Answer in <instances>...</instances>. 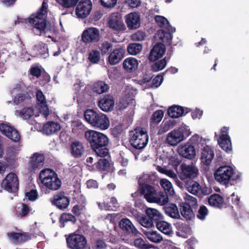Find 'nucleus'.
I'll use <instances>...</instances> for the list:
<instances>
[{"label":"nucleus","instance_id":"43","mask_svg":"<svg viewBox=\"0 0 249 249\" xmlns=\"http://www.w3.org/2000/svg\"><path fill=\"white\" fill-rule=\"evenodd\" d=\"M99 50L102 55L109 54L113 50V44L111 42L105 40L99 44Z\"/></svg>","mask_w":249,"mask_h":249},{"label":"nucleus","instance_id":"12","mask_svg":"<svg viewBox=\"0 0 249 249\" xmlns=\"http://www.w3.org/2000/svg\"><path fill=\"white\" fill-rule=\"evenodd\" d=\"M50 201L52 205L56 206L58 209L64 210L66 209L69 204L70 198L66 196L64 192H59L54 194L50 198Z\"/></svg>","mask_w":249,"mask_h":249},{"label":"nucleus","instance_id":"45","mask_svg":"<svg viewBox=\"0 0 249 249\" xmlns=\"http://www.w3.org/2000/svg\"><path fill=\"white\" fill-rule=\"evenodd\" d=\"M69 221L75 223L76 221L75 216L71 213H63L59 218L60 228H64L65 226V223Z\"/></svg>","mask_w":249,"mask_h":249},{"label":"nucleus","instance_id":"8","mask_svg":"<svg viewBox=\"0 0 249 249\" xmlns=\"http://www.w3.org/2000/svg\"><path fill=\"white\" fill-rule=\"evenodd\" d=\"M191 134L190 129L185 125L179 127L170 132L166 140L171 145H176L189 137Z\"/></svg>","mask_w":249,"mask_h":249},{"label":"nucleus","instance_id":"55","mask_svg":"<svg viewBox=\"0 0 249 249\" xmlns=\"http://www.w3.org/2000/svg\"><path fill=\"white\" fill-rule=\"evenodd\" d=\"M79 0H56L57 2L65 8L74 7Z\"/></svg>","mask_w":249,"mask_h":249},{"label":"nucleus","instance_id":"56","mask_svg":"<svg viewBox=\"0 0 249 249\" xmlns=\"http://www.w3.org/2000/svg\"><path fill=\"white\" fill-rule=\"evenodd\" d=\"M88 59L92 64L97 63L100 59V52L96 50H93L88 55Z\"/></svg>","mask_w":249,"mask_h":249},{"label":"nucleus","instance_id":"10","mask_svg":"<svg viewBox=\"0 0 249 249\" xmlns=\"http://www.w3.org/2000/svg\"><path fill=\"white\" fill-rule=\"evenodd\" d=\"M186 189L190 193L202 198L204 196L210 194L212 190L206 186L202 187L196 181L191 180L186 184Z\"/></svg>","mask_w":249,"mask_h":249},{"label":"nucleus","instance_id":"60","mask_svg":"<svg viewBox=\"0 0 249 249\" xmlns=\"http://www.w3.org/2000/svg\"><path fill=\"white\" fill-rule=\"evenodd\" d=\"M181 161L182 159L180 156L179 157L178 156H172L169 159V164L177 170Z\"/></svg>","mask_w":249,"mask_h":249},{"label":"nucleus","instance_id":"59","mask_svg":"<svg viewBox=\"0 0 249 249\" xmlns=\"http://www.w3.org/2000/svg\"><path fill=\"white\" fill-rule=\"evenodd\" d=\"M18 148L16 146H9L7 148V155L10 160H13L17 156L18 151Z\"/></svg>","mask_w":249,"mask_h":249},{"label":"nucleus","instance_id":"31","mask_svg":"<svg viewBox=\"0 0 249 249\" xmlns=\"http://www.w3.org/2000/svg\"><path fill=\"white\" fill-rule=\"evenodd\" d=\"M123 66L126 71L132 72L137 69L138 62L137 59L130 57L126 58L124 61Z\"/></svg>","mask_w":249,"mask_h":249},{"label":"nucleus","instance_id":"24","mask_svg":"<svg viewBox=\"0 0 249 249\" xmlns=\"http://www.w3.org/2000/svg\"><path fill=\"white\" fill-rule=\"evenodd\" d=\"M125 22L129 30L138 28L141 25L140 15L136 12L130 13L125 16Z\"/></svg>","mask_w":249,"mask_h":249},{"label":"nucleus","instance_id":"34","mask_svg":"<svg viewBox=\"0 0 249 249\" xmlns=\"http://www.w3.org/2000/svg\"><path fill=\"white\" fill-rule=\"evenodd\" d=\"M180 213L187 220H191L194 216L193 211L190 205L188 203L182 202L180 204Z\"/></svg>","mask_w":249,"mask_h":249},{"label":"nucleus","instance_id":"14","mask_svg":"<svg viewBox=\"0 0 249 249\" xmlns=\"http://www.w3.org/2000/svg\"><path fill=\"white\" fill-rule=\"evenodd\" d=\"M82 40L85 44L95 43L100 38L99 31L98 29L90 27L85 30L81 36Z\"/></svg>","mask_w":249,"mask_h":249},{"label":"nucleus","instance_id":"3","mask_svg":"<svg viewBox=\"0 0 249 249\" xmlns=\"http://www.w3.org/2000/svg\"><path fill=\"white\" fill-rule=\"evenodd\" d=\"M156 180V174H144L138 179L139 190L142 195H144L146 200L150 203H156V190L150 185L154 184Z\"/></svg>","mask_w":249,"mask_h":249},{"label":"nucleus","instance_id":"48","mask_svg":"<svg viewBox=\"0 0 249 249\" xmlns=\"http://www.w3.org/2000/svg\"><path fill=\"white\" fill-rule=\"evenodd\" d=\"M17 112L23 119L28 120L33 116L34 110L31 107H25L19 111L17 110Z\"/></svg>","mask_w":249,"mask_h":249},{"label":"nucleus","instance_id":"63","mask_svg":"<svg viewBox=\"0 0 249 249\" xmlns=\"http://www.w3.org/2000/svg\"><path fill=\"white\" fill-rule=\"evenodd\" d=\"M26 196L31 201H34L36 200L38 197V194L36 189H31L30 191L26 192Z\"/></svg>","mask_w":249,"mask_h":249},{"label":"nucleus","instance_id":"11","mask_svg":"<svg viewBox=\"0 0 249 249\" xmlns=\"http://www.w3.org/2000/svg\"><path fill=\"white\" fill-rule=\"evenodd\" d=\"M18 179L17 175L13 173L8 174L2 182V186L10 193L16 192L18 189Z\"/></svg>","mask_w":249,"mask_h":249},{"label":"nucleus","instance_id":"6","mask_svg":"<svg viewBox=\"0 0 249 249\" xmlns=\"http://www.w3.org/2000/svg\"><path fill=\"white\" fill-rule=\"evenodd\" d=\"M129 142L135 149H142L147 145L148 135L144 128L136 127L129 133Z\"/></svg>","mask_w":249,"mask_h":249},{"label":"nucleus","instance_id":"40","mask_svg":"<svg viewBox=\"0 0 249 249\" xmlns=\"http://www.w3.org/2000/svg\"><path fill=\"white\" fill-rule=\"evenodd\" d=\"M128 243L132 244L133 243L134 245L138 249H149L151 248H155L153 245L149 244L146 240H144L142 238H134L133 241L131 240Z\"/></svg>","mask_w":249,"mask_h":249},{"label":"nucleus","instance_id":"19","mask_svg":"<svg viewBox=\"0 0 249 249\" xmlns=\"http://www.w3.org/2000/svg\"><path fill=\"white\" fill-rule=\"evenodd\" d=\"M176 32L175 27H170L168 29H160L157 31V36L161 40V42L170 46L172 44L173 39L172 34Z\"/></svg>","mask_w":249,"mask_h":249},{"label":"nucleus","instance_id":"54","mask_svg":"<svg viewBox=\"0 0 249 249\" xmlns=\"http://www.w3.org/2000/svg\"><path fill=\"white\" fill-rule=\"evenodd\" d=\"M169 195L167 193L160 192L157 194V204L162 206L164 205L169 201L168 196Z\"/></svg>","mask_w":249,"mask_h":249},{"label":"nucleus","instance_id":"20","mask_svg":"<svg viewBox=\"0 0 249 249\" xmlns=\"http://www.w3.org/2000/svg\"><path fill=\"white\" fill-rule=\"evenodd\" d=\"M125 50L122 47L113 49L108 56V62L111 65L118 64L124 58Z\"/></svg>","mask_w":249,"mask_h":249},{"label":"nucleus","instance_id":"7","mask_svg":"<svg viewBox=\"0 0 249 249\" xmlns=\"http://www.w3.org/2000/svg\"><path fill=\"white\" fill-rule=\"evenodd\" d=\"M234 170L230 166H221L214 173L215 179L220 184L225 185L233 184V181L240 177L239 175L234 176Z\"/></svg>","mask_w":249,"mask_h":249},{"label":"nucleus","instance_id":"58","mask_svg":"<svg viewBox=\"0 0 249 249\" xmlns=\"http://www.w3.org/2000/svg\"><path fill=\"white\" fill-rule=\"evenodd\" d=\"M208 213L209 211L207 207L204 205H202L200 206L198 210L196 216L199 219L204 220L208 214Z\"/></svg>","mask_w":249,"mask_h":249},{"label":"nucleus","instance_id":"64","mask_svg":"<svg viewBox=\"0 0 249 249\" xmlns=\"http://www.w3.org/2000/svg\"><path fill=\"white\" fill-rule=\"evenodd\" d=\"M146 36L144 32L138 31L131 36V39L133 41H142Z\"/></svg>","mask_w":249,"mask_h":249},{"label":"nucleus","instance_id":"49","mask_svg":"<svg viewBox=\"0 0 249 249\" xmlns=\"http://www.w3.org/2000/svg\"><path fill=\"white\" fill-rule=\"evenodd\" d=\"M142 49V46L140 43H130L127 47V51L131 55H136L139 53Z\"/></svg>","mask_w":249,"mask_h":249},{"label":"nucleus","instance_id":"47","mask_svg":"<svg viewBox=\"0 0 249 249\" xmlns=\"http://www.w3.org/2000/svg\"><path fill=\"white\" fill-rule=\"evenodd\" d=\"M104 208L107 211H115L119 207V204L116 197L112 196L110 198V201H104Z\"/></svg>","mask_w":249,"mask_h":249},{"label":"nucleus","instance_id":"13","mask_svg":"<svg viewBox=\"0 0 249 249\" xmlns=\"http://www.w3.org/2000/svg\"><path fill=\"white\" fill-rule=\"evenodd\" d=\"M107 24L108 27L113 31H120L125 29L121 14L118 12L113 13L109 15Z\"/></svg>","mask_w":249,"mask_h":249},{"label":"nucleus","instance_id":"30","mask_svg":"<svg viewBox=\"0 0 249 249\" xmlns=\"http://www.w3.org/2000/svg\"><path fill=\"white\" fill-rule=\"evenodd\" d=\"M218 143L222 149L228 153L232 151V144L230 136L228 135H221L218 140Z\"/></svg>","mask_w":249,"mask_h":249},{"label":"nucleus","instance_id":"41","mask_svg":"<svg viewBox=\"0 0 249 249\" xmlns=\"http://www.w3.org/2000/svg\"><path fill=\"white\" fill-rule=\"evenodd\" d=\"M31 93L25 91L17 94L14 98V103L16 105H18L22 102L29 103L31 102Z\"/></svg>","mask_w":249,"mask_h":249},{"label":"nucleus","instance_id":"2","mask_svg":"<svg viewBox=\"0 0 249 249\" xmlns=\"http://www.w3.org/2000/svg\"><path fill=\"white\" fill-rule=\"evenodd\" d=\"M47 13L48 3L44 0L37 12L25 19V22L30 23L34 28L38 30L39 35L45 34L51 30V23L47 20Z\"/></svg>","mask_w":249,"mask_h":249},{"label":"nucleus","instance_id":"61","mask_svg":"<svg viewBox=\"0 0 249 249\" xmlns=\"http://www.w3.org/2000/svg\"><path fill=\"white\" fill-rule=\"evenodd\" d=\"M32 209L27 204L25 203L21 204V208L20 212L17 214L18 216L20 217H26L31 212Z\"/></svg>","mask_w":249,"mask_h":249},{"label":"nucleus","instance_id":"18","mask_svg":"<svg viewBox=\"0 0 249 249\" xmlns=\"http://www.w3.org/2000/svg\"><path fill=\"white\" fill-rule=\"evenodd\" d=\"M0 130L2 134L13 142H18L20 140L21 137L18 131L7 124H0Z\"/></svg>","mask_w":249,"mask_h":249},{"label":"nucleus","instance_id":"38","mask_svg":"<svg viewBox=\"0 0 249 249\" xmlns=\"http://www.w3.org/2000/svg\"><path fill=\"white\" fill-rule=\"evenodd\" d=\"M165 213L172 218L178 219L180 218L179 211L177 205L174 203H170L163 207Z\"/></svg>","mask_w":249,"mask_h":249},{"label":"nucleus","instance_id":"53","mask_svg":"<svg viewBox=\"0 0 249 249\" xmlns=\"http://www.w3.org/2000/svg\"><path fill=\"white\" fill-rule=\"evenodd\" d=\"M178 71V69L174 67H171L160 74L157 75V88L159 87L163 81V76L167 72L171 74H175Z\"/></svg>","mask_w":249,"mask_h":249},{"label":"nucleus","instance_id":"36","mask_svg":"<svg viewBox=\"0 0 249 249\" xmlns=\"http://www.w3.org/2000/svg\"><path fill=\"white\" fill-rule=\"evenodd\" d=\"M183 107L178 105H173L168 108L167 114L173 118H177L181 116L184 113Z\"/></svg>","mask_w":249,"mask_h":249},{"label":"nucleus","instance_id":"57","mask_svg":"<svg viewBox=\"0 0 249 249\" xmlns=\"http://www.w3.org/2000/svg\"><path fill=\"white\" fill-rule=\"evenodd\" d=\"M166 46L165 44L161 42L157 43V61L165 54Z\"/></svg>","mask_w":249,"mask_h":249},{"label":"nucleus","instance_id":"42","mask_svg":"<svg viewBox=\"0 0 249 249\" xmlns=\"http://www.w3.org/2000/svg\"><path fill=\"white\" fill-rule=\"evenodd\" d=\"M157 229L165 235H169L172 232L171 224L165 221L158 220L157 218Z\"/></svg>","mask_w":249,"mask_h":249},{"label":"nucleus","instance_id":"17","mask_svg":"<svg viewBox=\"0 0 249 249\" xmlns=\"http://www.w3.org/2000/svg\"><path fill=\"white\" fill-rule=\"evenodd\" d=\"M45 157L43 154L34 153L30 158L29 168L31 171L35 172L41 169L44 164Z\"/></svg>","mask_w":249,"mask_h":249},{"label":"nucleus","instance_id":"44","mask_svg":"<svg viewBox=\"0 0 249 249\" xmlns=\"http://www.w3.org/2000/svg\"><path fill=\"white\" fill-rule=\"evenodd\" d=\"M142 81L148 88L156 87V77L152 73H150L149 71H146Z\"/></svg>","mask_w":249,"mask_h":249},{"label":"nucleus","instance_id":"28","mask_svg":"<svg viewBox=\"0 0 249 249\" xmlns=\"http://www.w3.org/2000/svg\"><path fill=\"white\" fill-rule=\"evenodd\" d=\"M37 104L40 107V112H42L45 116L49 115V108L48 107L46 98L41 90H37L36 92Z\"/></svg>","mask_w":249,"mask_h":249},{"label":"nucleus","instance_id":"25","mask_svg":"<svg viewBox=\"0 0 249 249\" xmlns=\"http://www.w3.org/2000/svg\"><path fill=\"white\" fill-rule=\"evenodd\" d=\"M145 213L140 219V223L143 227L150 228L153 226V217L156 215V209L147 208Z\"/></svg>","mask_w":249,"mask_h":249},{"label":"nucleus","instance_id":"35","mask_svg":"<svg viewBox=\"0 0 249 249\" xmlns=\"http://www.w3.org/2000/svg\"><path fill=\"white\" fill-rule=\"evenodd\" d=\"M59 124L54 122H49L43 126V129L47 135H52L55 133L60 129Z\"/></svg>","mask_w":249,"mask_h":249},{"label":"nucleus","instance_id":"50","mask_svg":"<svg viewBox=\"0 0 249 249\" xmlns=\"http://www.w3.org/2000/svg\"><path fill=\"white\" fill-rule=\"evenodd\" d=\"M160 184L162 188L164 189V192L167 193L170 196H173L174 191L171 183L167 179L163 178L160 180Z\"/></svg>","mask_w":249,"mask_h":249},{"label":"nucleus","instance_id":"27","mask_svg":"<svg viewBox=\"0 0 249 249\" xmlns=\"http://www.w3.org/2000/svg\"><path fill=\"white\" fill-rule=\"evenodd\" d=\"M30 55L33 57H37L39 55L43 56L48 53L47 45L42 42L35 45L30 50Z\"/></svg>","mask_w":249,"mask_h":249},{"label":"nucleus","instance_id":"5","mask_svg":"<svg viewBox=\"0 0 249 249\" xmlns=\"http://www.w3.org/2000/svg\"><path fill=\"white\" fill-rule=\"evenodd\" d=\"M39 178L42 184L52 190H57L61 186V181L57 174L53 169L46 168L41 170L39 175Z\"/></svg>","mask_w":249,"mask_h":249},{"label":"nucleus","instance_id":"33","mask_svg":"<svg viewBox=\"0 0 249 249\" xmlns=\"http://www.w3.org/2000/svg\"><path fill=\"white\" fill-rule=\"evenodd\" d=\"M208 202L210 205L219 209L222 208L224 205L223 198L217 194L211 195L209 197Z\"/></svg>","mask_w":249,"mask_h":249},{"label":"nucleus","instance_id":"46","mask_svg":"<svg viewBox=\"0 0 249 249\" xmlns=\"http://www.w3.org/2000/svg\"><path fill=\"white\" fill-rule=\"evenodd\" d=\"M147 64L150 65L151 70L156 71V44L153 45L146 60Z\"/></svg>","mask_w":249,"mask_h":249},{"label":"nucleus","instance_id":"29","mask_svg":"<svg viewBox=\"0 0 249 249\" xmlns=\"http://www.w3.org/2000/svg\"><path fill=\"white\" fill-rule=\"evenodd\" d=\"M213 157L214 153L211 147L208 145L204 146L202 150L200 158L202 162L206 165H209Z\"/></svg>","mask_w":249,"mask_h":249},{"label":"nucleus","instance_id":"37","mask_svg":"<svg viewBox=\"0 0 249 249\" xmlns=\"http://www.w3.org/2000/svg\"><path fill=\"white\" fill-rule=\"evenodd\" d=\"M109 86L103 81H98L94 83L92 85V90L94 92L100 94L107 92Z\"/></svg>","mask_w":249,"mask_h":249},{"label":"nucleus","instance_id":"62","mask_svg":"<svg viewBox=\"0 0 249 249\" xmlns=\"http://www.w3.org/2000/svg\"><path fill=\"white\" fill-rule=\"evenodd\" d=\"M29 73L38 78L41 76V70L38 66H32L29 71Z\"/></svg>","mask_w":249,"mask_h":249},{"label":"nucleus","instance_id":"52","mask_svg":"<svg viewBox=\"0 0 249 249\" xmlns=\"http://www.w3.org/2000/svg\"><path fill=\"white\" fill-rule=\"evenodd\" d=\"M157 25L164 30L172 27L166 18L159 15H157Z\"/></svg>","mask_w":249,"mask_h":249},{"label":"nucleus","instance_id":"51","mask_svg":"<svg viewBox=\"0 0 249 249\" xmlns=\"http://www.w3.org/2000/svg\"><path fill=\"white\" fill-rule=\"evenodd\" d=\"M175 125V121L169 120L167 121H163L161 124L160 129L158 131V135H161L167 131L170 128H172Z\"/></svg>","mask_w":249,"mask_h":249},{"label":"nucleus","instance_id":"1","mask_svg":"<svg viewBox=\"0 0 249 249\" xmlns=\"http://www.w3.org/2000/svg\"><path fill=\"white\" fill-rule=\"evenodd\" d=\"M85 138L98 156L105 157L108 155L107 146L109 139L107 135L98 131L88 130L85 132Z\"/></svg>","mask_w":249,"mask_h":249},{"label":"nucleus","instance_id":"15","mask_svg":"<svg viewBox=\"0 0 249 249\" xmlns=\"http://www.w3.org/2000/svg\"><path fill=\"white\" fill-rule=\"evenodd\" d=\"M181 171L178 173L179 178L182 180L187 178L193 179L196 178L198 174L197 168L193 164L187 165L182 163L180 165Z\"/></svg>","mask_w":249,"mask_h":249},{"label":"nucleus","instance_id":"9","mask_svg":"<svg viewBox=\"0 0 249 249\" xmlns=\"http://www.w3.org/2000/svg\"><path fill=\"white\" fill-rule=\"evenodd\" d=\"M68 248L71 249H83L87 245V239L82 234L71 233L66 235Z\"/></svg>","mask_w":249,"mask_h":249},{"label":"nucleus","instance_id":"4","mask_svg":"<svg viewBox=\"0 0 249 249\" xmlns=\"http://www.w3.org/2000/svg\"><path fill=\"white\" fill-rule=\"evenodd\" d=\"M84 116L85 120L94 127L106 130L109 126V121L107 116L102 113L88 109L85 111Z\"/></svg>","mask_w":249,"mask_h":249},{"label":"nucleus","instance_id":"22","mask_svg":"<svg viewBox=\"0 0 249 249\" xmlns=\"http://www.w3.org/2000/svg\"><path fill=\"white\" fill-rule=\"evenodd\" d=\"M120 228L124 232L132 236H135L141 233L137 230L131 221L128 218H123L119 222Z\"/></svg>","mask_w":249,"mask_h":249},{"label":"nucleus","instance_id":"23","mask_svg":"<svg viewBox=\"0 0 249 249\" xmlns=\"http://www.w3.org/2000/svg\"><path fill=\"white\" fill-rule=\"evenodd\" d=\"M70 151L72 157L80 158L85 153V147L81 142L75 140L70 143Z\"/></svg>","mask_w":249,"mask_h":249},{"label":"nucleus","instance_id":"32","mask_svg":"<svg viewBox=\"0 0 249 249\" xmlns=\"http://www.w3.org/2000/svg\"><path fill=\"white\" fill-rule=\"evenodd\" d=\"M71 131L75 135L78 136L86 131V127L79 120H74L71 123Z\"/></svg>","mask_w":249,"mask_h":249},{"label":"nucleus","instance_id":"26","mask_svg":"<svg viewBox=\"0 0 249 249\" xmlns=\"http://www.w3.org/2000/svg\"><path fill=\"white\" fill-rule=\"evenodd\" d=\"M178 152L180 156L189 160L193 159L196 154L195 146L190 142H187L179 147Z\"/></svg>","mask_w":249,"mask_h":249},{"label":"nucleus","instance_id":"21","mask_svg":"<svg viewBox=\"0 0 249 249\" xmlns=\"http://www.w3.org/2000/svg\"><path fill=\"white\" fill-rule=\"evenodd\" d=\"M98 106L100 108L105 112H108L113 110L114 106L113 97L107 94L104 95L98 101Z\"/></svg>","mask_w":249,"mask_h":249},{"label":"nucleus","instance_id":"39","mask_svg":"<svg viewBox=\"0 0 249 249\" xmlns=\"http://www.w3.org/2000/svg\"><path fill=\"white\" fill-rule=\"evenodd\" d=\"M110 167L108 160L105 158H101L91 166V171L98 170L101 171L107 170Z\"/></svg>","mask_w":249,"mask_h":249},{"label":"nucleus","instance_id":"16","mask_svg":"<svg viewBox=\"0 0 249 249\" xmlns=\"http://www.w3.org/2000/svg\"><path fill=\"white\" fill-rule=\"evenodd\" d=\"M92 9V3L90 0H81L77 5L75 13L78 18H86Z\"/></svg>","mask_w":249,"mask_h":249}]
</instances>
